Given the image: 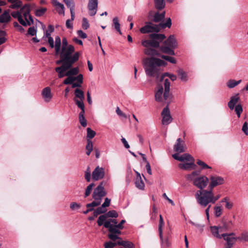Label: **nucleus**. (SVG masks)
Listing matches in <instances>:
<instances>
[{"label": "nucleus", "mask_w": 248, "mask_h": 248, "mask_svg": "<svg viewBox=\"0 0 248 248\" xmlns=\"http://www.w3.org/2000/svg\"><path fill=\"white\" fill-rule=\"evenodd\" d=\"M136 186L140 189L143 190L144 188V183L141 178H136L135 181Z\"/></svg>", "instance_id": "obj_36"}, {"label": "nucleus", "mask_w": 248, "mask_h": 248, "mask_svg": "<svg viewBox=\"0 0 248 248\" xmlns=\"http://www.w3.org/2000/svg\"><path fill=\"white\" fill-rule=\"evenodd\" d=\"M140 31L142 33H146L149 32H158L160 31L159 26L154 25L151 22H146L145 25L140 29Z\"/></svg>", "instance_id": "obj_11"}, {"label": "nucleus", "mask_w": 248, "mask_h": 248, "mask_svg": "<svg viewBox=\"0 0 248 248\" xmlns=\"http://www.w3.org/2000/svg\"><path fill=\"white\" fill-rule=\"evenodd\" d=\"M104 175V169L102 167L97 166L92 172V179L94 181H98L103 178Z\"/></svg>", "instance_id": "obj_16"}, {"label": "nucleus", "mask_w": 248, "mask_h": 248, "mask_svg": "<svg viewBox=\"0 0 248 248\" xmlns=\"http://www.w3.org/2000/svg\"><path fill=\"white\" fill-rule=\"evenodd\" d=\"M154 1L155 7L157 10H161L165 7L164 0H154Z\"/></svg>", "instance_id": "obj_31"}, {"label": "nucleus", "mask_w": 248, "mask_h": 248, "mask_svg": "<svg viewBox=\"0 0 248 248\" xmlns=\"http://www.w3.org/2000/svg\"><path fill=\"white\" fill-rule=\"evenodd\" d=\"M74 52V46L72 45H69L68 47L62 48L60 57H63L65 60L73 65L78 60L80 55L79 52L77 51L75 53Z\"/></svg>", "instance_id": "obj_4"}, {"label": "nucleus", "mask_w": 248, "mask_h": 248, "mask_svg": "<svg viewBox=\"0 0 248 248\" xmlns=\"http://www.w3.org/2000/svg\"><path fill=\"white\" fill-rule=\"evenodd\" d=\"M235 111L238 117L239 118L240 117L241 113L243 111L242 106L240 104L236 105L235 107Z\"/></svg>", "instance_id": "obj_50"}, {"label": "nucleus", "mask_w": 248, "mask_h": 248, "mask_svg": "<svg viewBox=\"0 0 248 248\" xmlns=\"http://www.w3.org/2000/svg\"><path fill=\"white\" fill-rule=\"evenodd\" d=\"M70 206L71 209L74 210L75 209H79L80 207V205L76 202H72Z\"/></svg>", "instance_id": "obj_63"}, {"label": "nucleus", "mask_w": 248, "mask_h": 248, "mask_svg": "<svg viewBox=\"0 0 248 248\" xmlns=\"http://www.w3.org/2000/svg\"><path fill=\"white\" fill-rule=\"evenodd\" d=\"M74 81L77 80L80 84H82L83 82V76L82 74H79L77 77H74Z\"/></svg>", "instance_id": "obj_58"}, {"label": "nucleus", "mask_w": 248, "mask_h": 248, "mask_svg": "<svg viewBox=\"0 0 248 248\" xmlns=\"http://www.w3.org/2000/svg\"><path fill=\"white\" fill-rule=\"evenodd\" d=\"M31 5L29 4H26L24 5L20 9L21 12H23V16L26 20H27L28 17L31 15L30 12L31 11Z\"/></svg>", "instance_id": "obj_24"}, {"label": "nucleus", "mask_w": 248, "mask_h": 248, "mask_svg": "<svg viewBox=\"0 0 248 248\" xmlns=\"http://www.w3.org/2000/svg\"><path fill=\"white\" fill-rule=\"evenodd\" d=\"M52 3L56 7L57 11H58L59 14H64V7L63 4L60 3L56 0L52 1Z\"/></svg>", "instance_id": "obj_29"}, {"label": "nucleus", "mask_w": 248, "mask_h": 248, "mask_svg": "<svg viewBox=\"0 0 248 248\" xmlns=\"http://www.w3.org/2000/svg\"><path fill=\"white\" fill-rule=\"evenodd\" d=\"M11 19L9 10L4 11L3 14L0 16V23H8Z\"/></svg>", "instance_id": "obj_21"}, {"label": "nucleus", "mask_w": 248, "mask_h": 248, "mask_svg": "<svg viewBox=\"0 0 248 248\" xmlns=\"http://www.w3.org/2000/svg\"><path fill=\"white\" fill-rule=\"evenodd\" d=\"M214 210L216 217H220L222 214V211L221 206H215Z\"/></svg>", "instance_id": "obj_52"}, {"label": "nucleus", "mask_w": 248, "mask_h": 248, "mask_svg": "<svg viewBox=\"0 0 248 248\" xmlns=\"http://www.w3.org/2000/svg\"><path fill=\"white\" fill-rule=\"evenodd\" d=\"M86 149L87 150L86 154L89 155L93 149V142L90 139H87V144L86 146Z\"/></svg>", "instance_id": "obj_38"}, {"label": "nucleus", "mask_w": 248, "mask_h": 248, "mask_svg": "<svg viewBox=\"0 0 248 248\" xmlns=\"http://www.w3.org/2000/svg\"><path fill=\"white\" fill-rule=\"evenodd\" d=\"M89 24L87 18L83 17L82 19V27L84 30H87L89 27Z\"/></svg>", "instance_id": "obj_56"}, {"label": "nucleus", "mask_w": 248, "mask_h": 248, "mask_svg": "<svg viewBox=\"0 0 248 248\" xmlns=\"http://www.w3.org/2000/svg\"><path fill=\"white\" fill-rule=\"evenodd\" d=\"M87 140L90 139L91 140L95 135L96 133L93 130H92L90 128L88 127L87 128Z\"/></svg>", "instance_id": "obj_45"}, {"label": "nucleus", "mask_w": 248, "mask_h": 248, "mask_svg": "<svg viewBox=\"0 0 248 248\" xmlns=\"http://www.w3.org/2000/svg\"><path fill=\"white\" fill-rule=\"evenodd\" d=\"M179 167L182 170H191L195 169L196 165L194 164V161H191L190 163H180Z\"/></svg>", "instance_id": "obj_22"}, {"label": "nucleus", "mask_w": 248, "mask_h": 248, "mask_svg": "<svg viewBox=\"0 0 248 248\" xmlns=\"http://www.w3.org/2000/svg\"><path fill=\"white\" fill-rule=\"evenodd\" d=\"M180 157H182V159H183V160H179L180 161H184L185 160L191 161L194 160L193 157L188 154H184L181 155Z\"/></svg>", "instance_id": "obj_42"}, {"label": "nucleus", "mask_w": 248, "mask_h": 248, "mask_svg": "<svg viewBox=\"0 0 248 248\" xmlns=\"http://www.w3.org/2000/svg\"><path fill=\"white\" fill-rule=\"evenodd\" d=\"M113 24L116 30L120 34H122V32L120 30V24L119 22V19L117 17H115L113 19Z\"/></svg>", "instance_id": "obj_37"}, {"label": "nucleus", "mask_w": 248, "mask_h": 248, "mask_svg": "<svg viewBox=\"0 0 248 248\" xmlns=\"http://www.w3.org/2000/svg\"><path fill=\"white\" fill-rule=\"evenodd\" d=\"M241 80L236 81L234 79H230L227 82V86L229 88H233L241 82Z\"/></svg>", "instance_id": "obj_32"}, {"label": "nucleus", "mask_w": 248, "mask_h": 248, "mask_svg": "<svg viewBox=\"0 0 248 248\" xmlns=\"http://www.w3.org/2000/svg\"><path fill=\"white\" fill-rule=\"evenodd\" d=\"M118 217V214L115 210H110L106 214L101 215L98 218L97 223L99 226L104 225V222L106 220L108 217Z\"/></svg>", "instance_id": "obj_12"}, {"label": "nucleus", "mask_w": 248, "mask_h": 248, "mask_svg": "<svg viewBox=\"0 0 248 248\" xmlns=\"http://www.w3.org/2000/svg\"><path fill=\"white\" fill-rule=\"evenodd\" d=\"M158 26H159L160 30L167 27L170 28L171 26V20L170 18H168L165 23L161 22Z\"/></svg>", "instance_id": "obj_35"}, {"label": "nucleus", "mask_w": 248, "mask_h": 248, "mask_svg": "<svg viewBox=\"0 0 248 248\" xmlns=\"http://www.w3.org/2000/svg\"><path fill=\"white\" fill-rule=\"evenodd\" d=\"M77 33L79 37L81 38L85 39L87 37V34L81 30H78Z\"/></svg>", "instance_id": "obj_64"}, {"label": "nucleus", "mask_w": 248, "mask_h": 248, "mask_svg": "<svg viewBox=\"0 0 248 248\" xmlns=\"http://www.w3.org/2000/svg\"><path fill=\"white\" fill-rule=\"evenodd\" d=\"M233 223L231 220H229L224 217H223L221 220V224L219 226L220 232L229 231Z\"/></svg>", "instance_id": "obj_18"}, {"label": "nucleus", "mask_w": 248, "mask_h": 248, "mask_svg": "<svg viewBox=\"0 0 248 248\" xmlns=\"http://www.w3.org/2000/svg\"><path fill=\"white\" fill-rule=\"evenodd\" d=\"M61 59L56 61L57 64H62L60 66L56 67L55 69V71L58 73L59 78H62L64 75H62V72H66L67 70L72 67V65L67 62L63 57H60Z\"/></svg>", "instance_id": "obj_9"}, {"label": "nucleus", "mask_w": 248, "mask_h": 248, "mask_svg": "<svg viewBox=\"0 0 248 248\" xmlns=\"http://www.w3.org/2000/svg\"><path fill=\"white\" fill-rule=\"evenodd\" d=\"M195 198L198 203L202 207H206L209 203H212V190H198L195 194Z\"/></svg>", "instance_id": "obj_5"}, {"label": "nucleus", "mask_w": 248, "mask_h": 248, "mask_svg": "<svg viewBox=\"0 0 248 248\" xmlns=\"http://www.w3.org/2000/svg\"><path fill=\"white\" fill-rule=\"evenodd\" d=\"M185 142L181 140V138H178L174 145L173 149L177 153H182L185 152L184 149Z\"/></svg>", "instance_id": "obj_19"}, {"label": "nucleus", "mask_w": 248, "mask_h": 248, "mask_svg": "<svg viewBox=\"0 0 248 248\" xmlns=\"http://www.w3.org/2000/svg\"><path fill=\"white\" fill-rule=\"evenodd\" d=\"M161 240L162 246L163 248H167L170 246V242L168 239V237L165 238H163V235H162V238H160Z\"/></svg>", "instance_id": "obj_39"}, {"label": "nucleus", "mask_w": 248, "mask_h": 248, "mask_svg": "<svg viewBox=\"0 0 248 248\" xmlns=\"http://www.w3.org/2000/svg\"><path fill=\"white\" fill-rule=\"evenodd\" d=\"M101 201L99 200H94L92 202L88 203L86 206L87 208L96 207L100 204Z\"/></svg>", "instance_id": "obj_46"}, {"label": "nucleus", "mask_w": 248, "mask_h": 248, "mask_svg": "<svg viewBox=\"0 0 248 248\" xmlns=\"http://www.w3.org/2000/svg\"><path fill=\"white\" fill-rule=\"evenodd\" d=\"M210 182L208 186L209 189L213 190V188L223 184L224 183L223 178L218 176H211L210 178Z\"/></svg>", "instance_id": "obj_14"}, {"label": "nucleus", "mask_w": 248, "mask_h": 248, "mask_svg": "<svg viewBox=\"0 0 248 248\" xmlns=\"http://www.w3.org/2000/svg\"><path fill=\"white\" fill-rule=\"evenodd\" d=\"M12 4L10 6V8L12 9H18L21 7L22 2L21 1L15 2V3H11Z\"/></svg>", "instance_id": "obj_51"}, {"label": "nucleus", "mask_w": 248, "mask_h": 248, "mask_svg": "<svg viewBox=\"0 0 248 248\" xmlns=\"http://www.w3.org/2000/svg\"><path fill=\"white\" fill-rule=\"evenodd\" d=\"M117 244L119 246H123L124 248H135L134 244L128 241H124L121 239L117 242Z\"/></svg>", "instance_id": "obj_27"}, {"label": "nucleus", "mask_w": 248, "mask_h": 248, "mask_svg": "<svg viewBox=\"0 0 248 248\" xmlns=\"http://www.w3.org/2000/svg\"><path fill=\"white\" fill-rule=\"evenodd\" d=\"M105 208L101 205V207H98L96 209L94 210V216L97 217L98 215L106 213L107 209H105Z\"/></svg>", "instance_id": "obj_41"}, {"label": "nucleus", "mask_w": 248, "mask_h": 248, "mask_svg": "<svg viewBox=\"0 0 248 248\" xmlns=\"http://www.w3.org/2000/svg\"><path fill=\"white\" fill-rule=\"evenodd\" d=\"M74 95L73 100L78 108L81 109L79 117H84L85 105L83 103L85 99L84 93L81 89L77 88L74 91Z\"/></svg>", "instance_id": "obj_6"}, {"label": "nucleus", "mask_w": 248, "mask_h": 248, "mask_svg": "<svg viewBox=\"0 0 248 248\" xmlns=\"http://www.w3.org/2000/svg\"><path fill=\"white\" fill-rule=\"evenodd\" d=\"M42 94L46 102H49L52 97L51 89L49 87H46L43 90Z\"/></svg>", "instance_id": "obj_23"}, {"label": "nucleus", "mask_w": 248, "mask_h": 248, "mask_svg": "<svg viewBox=\"0 0 248 248\" xmlns=\"http://www.w3.org/2000/svg\"><path fill=\"white\" fill-rule=\"evenodd\" d=\"M67 72L65 73V72H62V75L64 76H72L77 75L79 72V69L78 67L72 68L71 67L67 70Z\"/></svg>", "instance_id": "obj_28"}, {"label": "nucleus", "mask_w": 248, "mask_h": 248, "mask_svg": "<svg viewBox=\"0 0 248 248\" xmlns=\"http://www.w3.org/2000/svg\"><path fill=\"white\" fill-rule=\"evenodd\" d=\"M239 94H237L231 98L230 101L228 102V105L230 109L232 110L234 108L235 105L239 100Z\"/></svg>", "instance_id": "obj_25"}, {"label": "nucleus", "mask_w": 248, "mask_h": 248, "mask_svg": "<svg viewBox=\"0 0 248 248\" xmlns=\"http://www.w3.org/2000/svg\"><path fill=\"white\" fill-rule=\"evenodd\" d=\"M210 229L211 231L214 236L219 239L222 238V234L221 235L219 234V232H220L219 226H212L211 227Z\"/></svg>", "instance_id": "obj_30"}, {"label": "nucleus", "mask_w": 248, "mask_h": 248, "mask_svg": "<svg viewBox=\"0 0 248 248\" xmlns=\"http://www.w3.org/2000/svg\"><path fill=\"white\" fill-rule=\"evenodd\" d=\"M98 7V0H89L88 8L89 14L91 16H94L97 12Z\"/></svg>", "instance_id": "obj_17"}, {"label": "nucleus", "mask_w": 248, "mask_h": 248, "mask_svg": "<svg viewBox=\"0 0 248 248\" xmlns=\"http://www.w3.org/2000/svg\"><path fill=\"white\" fill-rule=\"evenodd\" d=\"M166 38L163 34L151 33L149 35V40L142 41V45L145 47L144 53L149 56H160L159 52L156 49L159 48V50L163 53L170 55H174V49L177 46V41L174 35H170L165 40L162 45L159 46V43Z\"/></svg>", "instance_id": "obj_1"}, {"label": "nucleus", "mask_w": 248, "mask_h": 248, "mask_svg": "<svg viewBox=\"0 0 248 248\" xmlns=\"http://www.w3.org/2000/svg\"><path fill=\"white\" fill-rule=\"evenodd\" d=\"M125 222V220H122L121 222L117 225H113V226L116 227L120 230H122L124 228V224Z\"/></svg>", "instance_id": "obj_62"}, {"label": "nucleus", "mask_w": 248, "mask_h": 248, "mask_svg": "<svg viewBox=\"0 0 248 248\" xmlns=\"http://www.w3.org/2000/svg\"><path fill=\"white\" fill-rule=\"evenodd\" d=\"M164 225V222L163 220V217L161 215H160L159 225H158V232H159V235L160 238H162V232H163L162 227Z\"/></svg>", "instance_id": "obj_34"}, {"label": "nucleus", "mask_w": 248, "mask_h": 248, "mask_svg": "<svg viewBox=\"0 0 248 248\" xmlns=\"http://www.w3.org/2000/svg\"><path fill=\"white\" fill-rule=\"evenodd\" d=\"M177 73L182 81L186 82L187 80V75L183 69H179L177 71Z\"/></svg>", "instance_id": "obj_33"}, {"label": "nucleus", "mask_w": 248, "mask_h": 248, "mask_svg": "<svg viewBox=\"0 0 248 248\" xmlns=\"http://www.w3.org/2000/svg\"><path fill=\"white\" fill-rule=\"evenodd\" d=\"M237 239L240 241H248V233L244 232L241 234L240 236L236 237Z\"/></svg>", "instance_id": "obj_47"}, {"label": "nucleus", "mask_w": 248, "mask_h": 248, "mask_svg": "<svg viewBox=\"0 0 248 248\" xmlns=\"http://www.w3.org/2000/svg\"><path fill=\"white\" fill-rule=\"evenodd\" d=\"M74 95L73 100L78 108L81 109L79 117H84L85 105L83 103L85 99L84 93L81 89L77 88L74 91Z\"/></svg>", "instance_id": "obj_7"}, {"label": "nucleus", "mask_w": 248, "mask_h": 248, "mask_svg": "<svg viewBox=\"0 0 248 248\" xmlns=\"http://www.w3.org/2000/svg\"><path fill=\"white\" fill-rule=\"evenodd\" d=\"M107 195L105 190L104 182H101L99 185L94 189L92 194V197L94 200H102V198Z\"/></svg>", "instance_id": "obj_10"}, {"label": "nucleus", "mask_w": 248, "mask_h": 248, "mask_svg": "<svg viewBox=\"0 0 248 248\" xmlns=\"http://www.w3.org/2000/svg\"><path fill=\"white\" fill-rule=\"evenodd\" d=\"M162 20V18H161L160 16V13L158 12H156L155 13L154 16V18L152 20L154 22L158 23L161 21Z\"/></svg>", "instance_id": "obj_48"}, {"label": "nucleus", "mask_w": 248, "mask_h": 248, "mask_svg": "<svg viewBox=\"0 0 248 248\" xmlns=\"http://www.w3.org/2000/svg\"><path fill=\"white\" fill-rule=\"evenodd\" d=\"M143 65L147 76L158 78L161 73V66H166L167 63L159 58L152 57L143 60Z\"/></svg>", "instance_id": "obj_2"}, {"label": "nucleus", "mask_w": 248, "mask_h": 248, "mask_svg": "<svg viewBox=\"0 0 248 248\" xmlns=\"http://www.w3.org/2000/svg\"><path fill=\"white\" fill-rule=\"evenodd\" d=\"M248 123L247 122H245L244 123L243 125L242 126V130L246 135H248Z\"/></svg>", "instance_id": "obj_61"}, {"label": "nucleus", "mask_w": 248, "mask_h": 248, "mask_svg": "<svg viewBox=\"0 0 248 248\" xmlns=\"http://www.w3.org/2000/svg\"><path fill=\"white\" fill-rule=\"evenodd\" d=\"M235 233H223L222 238L226 241V248H232L234 244L237 240V238L233 237Z\"/></svg>", "instance_id": "obj_13"}, {"label": "nucleus", "mask_w": 248, "mask_h": 248, "mask_svg": "<svg viewBox=\"0 0 248 248\" xmlns=\"http://www.w3.org/2000/svg\"><path fill=\"white\" fill-rule=\"evenodd\" d=\"M162 116V123L163 125H167L172 121V117L170 115V109L168 106H167L161 112Z\"/></svg>", "instance_id": "obj_15"}, {"label": "nucleus", "mask_w": 248, "mask_h": 248, "mask_svg": "<svg viewBox=\"0 0 248 248\" xmlns=\"http://www.w3.org/2000/svg\"><path fill=\"white\" fill-rule=\"evenodd\" d=\"M63 1L67 7L70 9L71 16V20H74L75 18V2L74 0H63Z\"/></svg>", "instance_id": "obj_20"}, {"label": "nucleus", "mask_w": 248, "mask_h": 248, "mask_svg": "<svg viewBox=\"0 0 248 248\" xmlns=\"http://www.w3.org/2000/svg\"><path fill=\"white\" fill-rule=\"evenodd\" d=\"M95 186V184L94 183L90 184L86 188L84 197L85 198L89 196L92 192L93 188Z\"/></svg>", "instance_id": "obj_43"}, {"label": "nucleus", "mask_w": 248, "mask_h": 248, "mask_svg": "<svg viewBox=\"0 0 248 248\" xmlns=\"http://www.w3.org/2000/svg\"><path fill=\"white\" fill-rule=\"evenodd\" d=\"M11 16L15 18L18 19L20 16H21V11H17V12H13L11 13Z\"/></svg>", "instance_id": "obj_60"}, {"label": "nucleus", "mask_w": 248, "mask_h": 248, "mask_svg": "<svg viewBox=\"0 0 248 248\" xmlns=\"http://www.w3.org/2000/svg\"><path fill=\"white\" fill-rule=\"evenodd\" d=\"M116 245H117L116 243H113L111 241L106 242L104 244L105 248H114Z\"/></svg>", "instance_id": "obj_55"}, {"label": "nucleus", "mask_w": 248, "mask_h": 248, "mask_svg": "<svg viewBox=\"0 0 248 248\" xmlns=\"http://www.w3.org/2000/svg\"><path fill=\"white\" fill-rule=\"evenodd\" d=\"M67 78L63 82L64 84L68 85V84H72L73 82L74 81V77L72 76H67Z\"/></svg>", "instance_id": "obj_54"}, {"label": "nucleus", "mask_w": 248, "mask_h": 248, "mask_svg": "<svg viewBox=\"0 0 248 248\" xmlns=\"http://www.w3.org/2000/svg\"><path fill=\"white\" fill-rule=\"evenodd\" d=\"M197 164L201 167L202 169H211V167L207 165L205 163L201 161V160H198L197 161Z\"/></svg>", "instance_id": "obj_49"}, {"label": "nucleus", "mask_w": 248, "mask_h": 248, "mask_svg": "<svg viewBox=\"0 0 248 248\" xmlns=\"http://www.w3.org/2000/svg\"><path fill=\"white\" fill-rule=\"evenodd\" d=\"M170 82L168 79H166L164 81V91H170Z\"/></svg>", "instance_id": "obj_59"}, {"label": "nucleus", "mask_w": 248, "mask_h": 248, "mask_svg": "<svg viewBox=\"0 0 248 248\" xmlns=\"http://www.w3.org/2000/svg\"><path fill=\"white\" fill-rule=\"evenodd\" d=\"M163 93V88L162 86H158V90L155 93V100L157 102H161L163 101L162 93Z\"/></svg>", "instance_id": "obj_26"}, {"label": "nucleus", "mask_w": 248, "mask_h": 248, "mask_svg": "<svg viewBox=\"0 0 248 248\" xmlns=\"http://www.w3.org/2000/svg\"><path fill=\"white\" fill-rule=\"evenodd\" d=\"M46 8L44 7L35 10V15L36 16H41L46 13Z\"/></svg>", "instance_id": "obj_44"}, {"label": "nucleus", "mask_w": 248, "mask_h": 248, "mask_svg": "<svg viewBox=\"0 0 248 248\" xmlns=\"http://www.w3.org/2000/svg\"><path fill=\"white\" fill-rule=\"evenodd\" d=\"M104 226L108 229V236L112 241L121 240L122 238L119 237L121 234L120 229L113 226V224H109L108 222H104Z\"/></svg>", "instance_id": "obj_8"}, {"label": "nucleus", "mask_w": 248, "mask_h": 248, "mask_svg": "<svg viewBox=\"0 0 248 248\" xmlns=\"http://www.w3.org/2000/svg\"><path fill=\"white\" fill-rule=\"evenodd\" d=\"M37 30L34 27H30L28 29V32L26 35H30L31 36H34L36 35Z\"/></svg>", "instance_id": "obj_53"}, {"label": "nucleus", "mask_w": 248, "mask_h": 248, "mask_svg": "<svg viewBox=\"0 0 248 248\" xmlns=\"http://www.w3.org/2000/svg\"><path fill=\"white\" fill-rule=\"evenodd\" d=\"M159 57H160L163 59H164V60H166L167 61H169L170 63H176V60L173 57H170V56H166V55H161L160 53V56Z\"/></svg>", "instance_id": "obj_40"}, {"label": "nucleus", "mask_w": 248, "mask_h": 248, "mask_svg": "<svg viewBox=\"0 0 248 248\" xmlns=\"http://www.w3.org/2000/svg\"><path fill=\"white\" fill-rule=\"evenodd\" d=\"M201 171H193L191 174L186 175V179L189 181H193V185L200 190H204L209 183V179L205 176H199Z\"/></svg>", "instance_id": "obj_3"}, {"label": "nucleus", "mask_w": 248, "mask_h": 248, "mask_svg": "<svg viewBox=\"0 0 248 248\" xmlns=\"http://www.w3.org/2000/svg\"><path fill=\"white\" fill-rule=\"evenodd\" d=\"M79 121L80 124L83 127H85L87 126V121L85 117H79Z\"/></svg>", "instance_id": "obj_57"}]
</instances>
